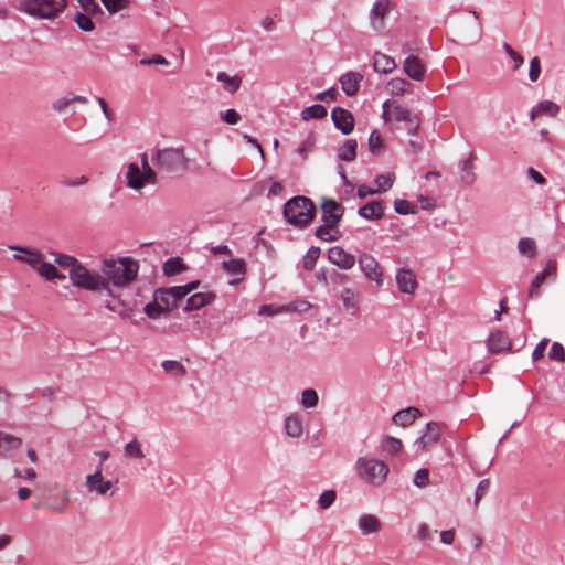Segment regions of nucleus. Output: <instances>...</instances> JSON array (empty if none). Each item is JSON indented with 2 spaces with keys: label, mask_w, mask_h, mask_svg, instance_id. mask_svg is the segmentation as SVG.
Returning a JSON list of instances; mask_svg holds the SVG:
<instances>
[{
  "label": "nucleus",
  "mask_w": 565,
  "mask_h": 565,
  "mask_svg": "<svg viewBox=\"0 0 565 565\" xmlns=\"http://www.w3.org/2000/svg\"><path fill=\"white\" fill-rule=\"evenodd\" d=\"M321 254V250L317 246L310 247L305 257H303V267L307 270H312L316 266V263Z\"/></svg>",
  "instance_id": "nucleus-48"
},
{
  "label": "nucleus",
  "mask_w": 565,
  "mask_h": 565,
  "mask_svg": "<svg viewBox=\"0 0 565 565\" xmlns=\"http://www.w3.org/2000/svg\"><path fill=\"white\" fill-rule=\"evenodd\" d=\"M216 79L221 82L223 84V88L231 94L237 92L242 83L239 76H230L225 72H220L216 76Z\"/></svg>",
  "instance_id": "nucleus-35"
},
{
  "label": "nucleus",
  "mask_w": 565,
  "mask_h": 565,
  "mask_svg": "<svg viewBox=\"0 0 565 565\" xmlns=\"http://www.w3.org/2000/svg\"><path fill=\"white\" fill-rule=\"evenodd\" d=\"M38 274L43 277L47 281L52 280H64L66 276L58 271L57 268L51 264V263H40V265L36 267Z\"/></svg>",
  "instance_id": "nucleus-32"
},
{
  "label": "nucleus",
  "mask_w": 565,
  "mask_h": 565,
  "mask_svg": "<svg viewBox=\"0 0 565 565\" xmlns=\"http://www.w3.org/2000/svg\"><path fill=\"white\" fill-rule=\"evenodd\" d=\"M66 6L67 0H20L19 10L33 18L53 20Z\"/></svg>",
  "instance_id": "nucleus-3"
},
{
  "label": "nucleus",
  "mask_w": 565,
  "mask_h": 565,
  "mask_svg": "<svg viewBox=\"0 0 565 565\" xmlns=\"http://www.w3.org/2000/svg\"><path fill=\"white\" fill-rule=\"evenodd\" d=\"M335 499L337 493L334 490L323 491L318 499L319 508L322 510L329 509L334 503Z\"/></svg>",
  "instance_id": "nucleus-54"
},
{
  "label": "nucleus",
  "mask_w": 565,
  "mask_h": 565,
  "mask_svg": "<svg viewBox=\"0 0 565 565\" xmlns=\"http://www.w3.org/2000/svg\"><path fill=\"white\" fill-rule=\"evenodd\" d=\"M161 366L167 374L181 377L186 375V369L181 362L177 360H164L161 363Z\"/></svg>",
  "instance_id": "nucleus-40"
},
{
  "label": "nucleus",
  "mask_w": 565,
  "mask_h": 565,
  "mask_svg": "<svg viewBox=\"0 0 565 565\" xmlns=\"http://www.w3.org/2000/svg\"><path fill=\"white\" fill-rule=\"evenodd\" d=\"M358 263L366 279L374 281L379 287L384 284L382 268L374 256L363 253L360 255Z\"/></svg>",
  "instance_id": "nucleus-8"
},
{
  "label": "nucleus",
  "mask_w": 565,
  "mask_h": 565,
  "mask_svg": "<svg viewBox=\"0 0 565 565\" xmlns=\"http://www.w3.org/2000/svg\"><path fill=\"white\" fill-rule=\"evenodd\" d=\"M166 290L170 295L172 302L175 303V308L178 307V302L188 296L186 290H184L182 286L168 287Z\"/></svg>",
  "instance_id": "nucleus-64"
},
{
  "label": "nucleus",
  "mask_w": 565,
  "mask_h": 565,
  "mask_svg": "<svg viewBox=\"0 0 565 565\" xmlns=\"http://www.w3.org/2000/svg\"><path fill=\"white\" fill-rule=\"evenodd\" d=\"M490 488V480L489 479H482L479 481L476 492H475V505L477 507L480 502V500L486 495Z\"/></svg>",
  "instance_id": "nucleus-62"
},
{
  "label": "nucleus",
  "mask_w": 565,
  "mask_h": 565,
  "mask_svg": "<svg viewBox=\"0 0 565 565\" xmlns=\"http://www.w3.org/2000/svg\"><path fill=\"white\" fill-rule=\"evenodd\" d=\"M394 210L397 214L408 215L417 213V206L404 199H397L394 202Z\"/></svg>",
  "instance_id": "nucleus-41"
},
{
  "label": "nucleus",
  "mask_w": 565,
  "mask_h": 565,
  "mask_svg": "<svg viewBox=\"0 0 565 565\" xmlns=\"http://www.w3.org/2000/svg\"><path fill=\"white\" fill-rule=\"evenodd\" d=\"M322 222L338 225L344 214V207L333 199L322 198Z\"/></svg>",
  "instance_id": "nucleus-9"
},
{
  "label": "nucleus",
  "mask_w": 565,
  "mask_h": 565,
  "mask_svg": "<svg viewBox=\"0 0 565 565\" xmlns=\"http://www.w3.org/2000/svg\"><path fill=\"white\" fill-rule=\"evenodd\" d=\"M86 487L89 491L104 495L111 489L113 483L109 480H104L102 465L97 467L94 473L86 476Z\"/></svg>",
  "instance_id": "nucleus-13"
},
{
  "label": "nucleus",
  "mask_w": 565,
  "mask_h": 565,
  "mask_svg": "<svg viewBox=\"0 0 565 565\" xmlns=\"http://www.w3.org/2000/svg\"><path fill=\"white\" fill-rule=\"evenodd\" d=\"M422 415L420 411L416 407H407L405 409L398 411L393 416V423L395 425L406 427L415 422Z\"/></svg>",
  "instance_id": "nucleus-27"
},
{
  "label": "nucleus",
  "mask_w": 565,
  "mask_h": 565,
  "mask_svg": "<svg viewBox=\"0 0 565 565\" xmlns=\"http://www.w3.org/2000/svg\"><path fill=\"white\" fill-rule=\"evenodd\" d=\"M54 255V262L57 264L61 268H68V271L76 267L81 262L76 259L73 256L61 254V253H52Z\"/></svg>",
  "instance_id": "nucleus-42"
},
{
  "label": "nucleus",
  "mask_w": 565,
  "mask_h": 565,
  "mask_svg": "<svg viewBox=\"0 0 565 565\" xmlns=\"http://www.w3.org/2000/svg\"><path fill=\"white\" fill-rule=\"evenodd\" d=\"M331 119L334 127L339 129L343 135H349L354 128L353 115L341 107H334L331 111Z\"/></svg>",
  "instance_id": "nucleus-10"
},
{
  "label": "nucleus",
  "mask_w": 565,
  "mask_h": 565,
  "mask_svg": "<svg viewBox=\"0 0 565 565\" xmlns=\"http://www.w3.org/2000/svg\"><path fill=\"white\" fill-rule=\"evenodd\" d=\"M358 142L355 139H348L338 150V158L342 161L351 162L356 158Z\"/></svg>",
  "instance_id": "nucleus-33"
},
{
  "label": "nucleus",
  "mask_w": 565,
  "mask_h": 565,
  "mask_svg": "<svg viewBox=\"0 0 565 565\" xmlns=\"http://www.w3.org/2000/svg\"><path fill=\"white\" fill-rule=\"evenodd\" d=\"M384 148L383 139L377 130H372L369 137V149L373 154L380 153Z\"/></svg>",
  "instance_id": "nucleus-51"
},
{
  "label": "nucleus",
  "mask_w": 565,
  "mask_h": 565,
  "mask_svg": "<svg viewBox=\"0 0 565 565\" xmlns=\"http://www.w3.org/2000/svg\"><path fill=\"white\" fill-rule=\"evenodd\" d=\"M127 185L134 190H140L146 184H149L145 180V174L137 163H129L126 172Z\"/></svg>",
  "instance_id": "nucleus-24"
},
{
  "label": "nucleus",
  "mask_w": 565,
  "mask_h": 565,
  "mask_svg": "<svg viewBox=\"0 0 565 565\" xmlns=\"http://www.w3.org/2000/svg\"><path fill=\"white\" fill-rule=\"evenodd\" d=\"M315 148V140L311 135H309L296 149L297 153L306 159L308 153L311 152Z\"/></svg>",
  "instance_id": "nucleus-58"
},
{
  "label": "nucleus",
  "mask_w": 565,
  "mask_h": 565,
  "mask_svg": "<svg viewBox=\"0 0 565 565\" xmlns=\"http://www.w3.org/2000/svg\"><path fill=\"white\" fill-rule=\"evenodd\" d=\"M153 298L161 306L166 313L175 308V303L172 302L171 297L166 288L156 289L153 292Z\"/></svg>",
  "instance_id": "nucleus-37"
},
{
  "label": "nucleus",
  "mask_w": 565,
  "mask_h": 565,
  "mask_svg": "<svg viewBox=\"0 0 565 565\" xmlns=\"http://www.w3.org/2000/svg\"><path fill=\"white\" fill-rule=\"evenodd\" d=\"M502 47L504 52L514 61L513 70H519L524 63L523 56L519 54L516 51H514L512 46L508 43H503Z\"/></svg>",
  "instance_id": "nucleus-60"
},
{
  "label": "nucleus",
  "mask_w": 565,
  "mask_h": 565,
  "mask_svg": "<svg viewBox=\"0 0 565 565\" xmlns=\"http://www.w3.org/2000/svg\"><path fill=\"white\" fill-rule=\"evenodd\" d=\"M74 21L78 29H81L84 32H92L95 29V24L92 21L89 14L76 12L74 15Z\"/></svg>",
  "instance_id": "nucleus-43"
},
{
  "label": "nucleus",
  "mask_w": 565,
  "mask_h": 565,
  "mask_svg": "<svg viewBox=\"0 0 565 565\" xmlns=\"http://www.w3.org/2000/svg\"><path fill=\"white\" fill-rule=\"evenodd\" d=\"M476 159L475 153L470 152L469 157L461 160L458 164L460 181L466 186H471L477 180V174L475 172Z\"/></svg>",
  "instance_id": "nucleus-16"
},
{
  "label": "nucleus",
  "mask_w": 565,
  "mask_h": 565,
  "mask_svg": "<svg viewBox=\"0 0 565 565\" xmlns=\"http://www.w3.org/2000/svg\"><path fill=\"white\" fill-rule=\"evenodd\" d=\"M124 455L130 459H143L145 452L141 448V444L137 438H134L124 447Z\"/></svg>",
  "instance_id": "nucleus-39"
},
{
  "label": "nucleus",
  "mask_w": 565,
  "mask_h": 565,
  "mask_svg": "<svg viewBox=\"0 0 565 565\" xmlns=\"http://www.w3.org/2000/svg\"><path fill=\"white\" fill-rule=\"evenodd\" d=\"M21 446V438L0 430V457L11 458Z\"/></svg>",
  "instance_id": "nucleus-17"
},
{
  "label": "nucleus",
  "mask_w": 565,
  "mask_h": 565,
  "mask_svg": "<svg viewBox=\"0 0 565 565\" xmlns=\"http://www.w3.org/2000/svg\"><path fill=\"white\" fill-rule=\"evenodd\" d=\"M548 359L556 362H565V349L562 343L553 342L548 352Z\"/></svg>",
  "instance_id": "nucleus-53"
},
{
  "label": "nucleus",
  "mask_w": 565,
  "mask_h": 565,
  "mask_svg": "<svg viewBox=\"0 0 565 565\" xmlns=\"http://www.w3.org/2000/svg\"><path fill=\"white\" fill-rule=\"evenodd\" d=\"M354 469L362 481L373 486H381L390 471L384 461L366 457L358 458Z\"/></svg>",
  "instance_id": "nucleus-5"
},
{
  "label": "nucleus",
  "mask_w": 565,
  "mask_h": 565,
  "mask_svg": "<svg viewBox=\"0 0 565 565\" xmlns=\"http://www.w3.org/2000/svg\"><path fill=\"white\" fill-rule=\"evenodd\" d=\"M282 213L287 223L297 228H306L316 216V206L309 198L297 195L285 203Z\"/></svg>",
  "instance_id": "nucleus-2"
},
{
  "label": "nucleus",
  "mask_w": 565,
  "mask_h": 565,
  "mask_svg": "<svg viewBox=\"0 0 565 565\" xmlns=\"http://www.w3.org/2000/svg\"><path fill=\"white\" fill-rule=\"evenodd\" d=\"M100 271L103 279L115 287H126L132 282L139 271V263L130 257H120L118 259H105Z\"/></svg>",
  "instance_id": "nucleus-1"
},
{
  "label": "nucleus",
  "mask_w": 565,
  "mask_h": 565,
  "mask_svg": "<svg viewBox=\"0 0 565 565\" xmlns=\"http://www.w3.org/2000/svg\"><path fill=\"white\" fill-rule=\"evenodd\" d=\"M561 110V107L552 100H542L537 103L530 113L531 119L539 115H548L550 117H556Z\"/></svg>",
  "instance_id": "nucleus-30"
},
{
  "label": "nucleus",
  "mask_w": 565,
  "mask_h": 565,
  "mask_svg": "<svg viewBox=\"0 0 565 565\" xmlns=\"http://www.w3.org/2000/svg\"><path fill=\"white\" fill-rule=\"evenodd\" d=\"M328 259L340 269H351L355 265V256L347 253L340 246H333L328 250Z\"/></svg>",
  "instance_id": "nucleus-11"
},
{
  "label": "nucleus",
  "mask_w": 565,
  "mask_h": 565,
  "mask_svg": "<svg viewBox=\"0 0 565 565\" xmlns=\"http://www.w3.org/2000/svg\"><path fill=\"white\" fill-rule=\"evenodd\" d=\"M284 428L286 434L291 438H299L303 433L301 416L291 414L285 418Z\"/></svg>",
  "instance_id": "nucleus-28"
},
{
  "label": "nucleus",
  "mask_w": 565,
  "mask_h": 565,
  "mask_svg": "<svg viewBox=\"0 0 565 565\" xmlns=\"http://www.w3.org/2000/svg\"><path fill=\"white\" fill-rule=\"evenodd\" d=\"M152 162L166 173H182L189 166V159L182 148L158 149Z\"/></svg>",
  "instance_id": "nucleus-4"
},
{
  "label": "nucleus",
  "mask_w": 565,
  "mask_h": 565,
  "mask_svg": "<svg viewBox=\"0 0 565 565\" xmlns=\"http://www.w3.org/2000/svg\"><path fill=\"white\" fill-rule=\"evenodd\" d=\"M374 183L376 184V193H383L390 190L394 183V175L392 174H380L374 179Z\"/></svg>",
  "instance_id": "nucleus-47"
},
{
  "label": "nucleus",
  "mask_w": 565,
  "mask_h": 565,
  "mask_svg": "<svg viewBox=\"0 0 565 565\" xmlns=\"http://www.w3.org/2000/svg\"><path fill=\"white\" fill-rule=\"evenodd\" d=\"M327 108L323 105L315 104L309 107H306L301 111V117L303 120L322 119L327 116Z\"/></svg>",
  "instance_id": "nucleus-38"
},
{
  "label": "nucleus",
  "mask_w": 565,
  "mask_h": 565,
  "mask_svg": "<svg viewBox=\"0 0 565 565\" xmlns=\"http://www.w3.org/2000/svg\"><path fill=\"white\" fill-rule=\"evenodd\" d=\"M396 67L393 57L382 52L376 51L373 55V68L376 73L388 74Z\"/></svg>",
  "instance_id": "nucleus-25"
},
{
  "label": "nucleus",
  "mask_w": 565,
  "mask_h": 565,
  "mask_svg": "<svg viewBox=\"0 0 565 565\" xmlns=\"http://www.w3.org/2000/svg\"><path fill=\"white\" fill-rule=\"evenodd\" d=\"M186 269L185 264L180 257L168 258L162 266L163 274L168 277L178 275Z\"/></svg>",
  "instance_id": "nucleus-34"
},
{
  "label": "nucleus",
  "mask_w": 565,
  "mask_h": 565,
  "mask_svg": "<svg viewBox=\"0 0 565 565\" xmlns=\"http://www.w3.org/2000/svg\"><path fill=\"white\" fill-rule=\"evenodd\" d=\"M404 72L414 81H422L426 73V67L419 57L409 55L404 61Z\"/></svg>",
  "instance_id": "nucleus-22"
},
{
  "label": "nucleus",
  "mask_w": 565,
  "mask_h": 565,
  "mask_svg": "<svg viewBox=\"0 0 565 565\" xmlns=\"http://www.w3.org/2000/svg\"><path fill=\"white\" fill-rule=\"evenodd\" d=\"M70 507V492L67 490H63L53 494L50 500L44 504V508L56 514H63L67 511Z\"/></svg>",
  "instance_id": "nucleus-18"
},
{
  "label": "nucleus",
  "mask_w": 565,
  "mask_h": 565,
  "mask_svg": "<svg viewBox=\"0 0 565 565\" xmlns=\"http://www.w3.org/2000/svg\"><path fill=\"white\" fill-rule=\"evenodd\" d=\"M10 249L23 253V255L14 254L13 258L24 262L32 267H38L42 260V253L38 249L26 248L22 246H9Z\"/></svg>",
  "instance_id": "nucleus-23"
},
{
  "label": "nucleus",
  "mask_w": 565,
  "mask_h": 565,
  "mask_svg": "<svg viewBox=\"0 0 565 565\" xmlns=\"http://www.w3.org/2000/svg\"><path fill=\"white\" fill-rule=\"evenodd\" d=\"M358 526L363 534H372L381 530V522L373 514H362L358 520Z\"/></svg>",
  "instance_id": "nucleus-31"
},
{
  "label": "nucleus",
  "mask_w": 565,
  "mask_h": 565,
  "mask_svg": "<svg viewBox=\"0 0 565 565\" xmlns=\"http://www.w3.org/2000/svg\"><path fill=\"white\" fill-rule=\"evenodd\" d=\"M396 284L402 294L413 295L417 288V279L414 271L407 268H399L396 271Z\"/></svg>",
  "instance_id": "nucleus-14"
},
{
  "label": "nucleus",
  "mask_w": 565,
  "mask_h": 565,
  "mask_svg": "<svg viewBox=\"0 0 565 565\" xmlns=\"http://www.w3.org/2000/svg\"><path fill=\"white\" fill-rule=\"evenodd\" d=\"M140 169L145 174V180L148 181L149 184H157V182H158L157 173L151 168L149 160H148V156L146 153H143L141 156V168Z\"/></svg>",
  "instance_id": "nucleus-44"
},
{
  "label": "nucleus",
  "mask_w": 565,
  "mask_h": 565,
  "mask_svg": "<svg viewBox=\"0 0 565 565\" xmlns=\"http://www.w3.org/2000/svg\"><path fill=\"white\" fill-rule=\"evenodd\" d=\"M338 225L323 223L316 228L315 236L322 242H335L340 238L341 233L337 228Z\"/></svg>",
  "instance_id": "nucleus-29"
},
{
  "label": "nucleus",
  "mask_w": 565,
  "mask_h": 565,
  "mask_svg": "<svg viewBox=\"0 0 565 565\" xmlns=\"http://www.w3.org/2000/svg\"><path fill=\"white\" fill-rule=\"evenodd\" d=\"M487 345L491 353H500L511 349V341L504 332L495 330L490 333Z\"/></svg>",
  "instance_id": "nucleus-21"
},
{
  "label": "nucleus",
  "mask_w": 565,
  "mask_h": 565,
  "mask_svg": "<svg viewBox=\"0 0 565 565\" xmlns=\"http://www.w3.org/2000/svg\"><path fill=\"white\" fill-rule=\"evenodd\" d=\"M87 182H88V179L85 175H81L77 178H70V177L63 175L60 180V183L66 188L81 186V185L86 184Z\"/></svg>",
  "instance_id": "nucleus-59"
},
{
  "label": "nucleus",
  "mask_w": 565,
  "mask_h": 565,
  "mask_svg": "<svg viewBox=\"0 0 565 565\" xmlns=\"http://www.w3.org/2000/svg\"><path fill=\"white\" fill-rule=\"evenodd\" d=\"M403 445L402 441L398 438L387 436L382 441V448L384 451H386L390 455H395L398 451H401Z\"/></svg>",
  "instance_id": "nucleus-50"
},
{
  "label": "nucleus",
  "mask_w": 565,
  "mask_h": 565,
  "mask_svg": "<svg viewBox=\"0 0 565 565\" xmlns=\"http://www.w3.org/2000/svg\"><path fill=\"white\" fill-rule=\"evenodd\" d=\"M441 428L438 423L430 422L426 424L425 431L415 441L417 448L426 450L429 446L438 443Z\"/></svg>",
  "instance_id": "nucleus-12"
},
{
  "label": "nucleus",
  "mask_w": 565,
  "mask_h": 565,
  "mask_svg": "<svg viewBox=\"0 0 565 565\" xmlns=\"http://www.w3.org/2000/svg\"><path fill=\"white\" fill-rule=\"evenodd\" d=\"M143 312L150 319H158L162 313H166L161 306L154 299L152 302H149L145 306Z\"/></svg>",
  "instance_id": "nucleus-56"
},
{
  "label": "nucleus",
  "mask_w": 565,
  "mask_h": 565,
  "mask_svg": "<svg viewBox=\"0 0 565 565\" xmlns=\"http://www.w3.org/2000/svg\"><path fill=\"white\" fill-rule=\"evenodd\" d=\"M541 75V61L537 56H534L530 61L529 78L531 82H536Z\"/></svg>",
  "instance_id": "nucleus-63"
},
{
  "label": "nucleus",
  "mask_w": 565,
  "mask_h": 565,
  "mask_svg": "<svg viewBox=\"0 0 565 565\" xmlns=\"http://www.w3.org/2000/svg\"><path fill=\"white\" fill-rule=\"evenodd\" d=\"M387 87L392 95L403 96L412 87V84L405 78L395 77L387 83Z\"/></svg>",
  "instance_id": "nucleus-36"
},
{
  "label": "nucleus",
  "mask_w": 565,
  "mask_h": 565,
  "mask_svg": "<svg viewBox=\"0 0 565 565\" xmlns=\"http://www.w3.org/2000/svg\"><path fill=\"white\" fill-rule=\"evenodd\" d=\"M392 0H376L369 14L370 26L375 34H384L386 29L385 18L393 10Z\"/></svg>",
  "instance_id": "nucleus-7"
},
{
  "label": "nucleus",
  "mask_w": 565,
  "mask_h": 565,
  "mask_svg": "<svg viewBox=\"0 0 565 565\" xmlns=\"http://www.w3.org/2000/svg\"><path fill=\"white\" fill-rule=\"evenodd\" d=\"M358 215L367 221H379L384 216V203L381 200L371 201L358 210Z\"/></svg>",
  "instance_id": "nucleus-19"
},
{
  "label": "nucleus",
  "mask_w": 565,
  "mask_h": 565,
  "mask_svg": "<svg viewBox=\"0 0 565 565\" xmlns=\"http://www.w3.org/2000/svg\"><path fill=\"white\" fill-rule=\"evenodd\" d=\"M393 116L397 122H405V124L412 122V119L415 117L412 115V111L408 108L403 107L401 105H396L394 107Z\"/></svg>",
  "instance_id": "nucleus-52"
},
{
  "label": "nucleus",
  "mask_w": 565,
  "mask_h": 565,
  "mask_svg": "<svg viewBox=\"0 0 565 565\" xmlns=\"http://www.w3.org/2000/svg\"><path fill=\"white\" fill-rule=\"evenodd\" d=\"M215 299V295L213 292H196L192 295L186 300V305L184 307L185 311H194L203 308L204 306L211 303Z\"/></svg>",
  "instance_id": "nucleus-26"
},
{
  "label": "nucleus",
  "mask_w": 565,
  "mask_h": 565,
  "mask_svg": "<svg viewBox=\"0 0 565 565\" xmlns=\"http://www.w3.org/2000/svg\"><path fill=\"white\" fill-rule=\"evenodd\" d=\"M363 75L359 72H347L340 77L341 88L347 96H354L360 88Z\"/></svg>",
  "instance_id": "nucleus-20"
},
{
  "label": "nucleus",
  "mask_w": 565,
  "mask_h": 565,
  "mask_svg": "<svg viewBox=\"0 0 565 565\" xmlns=\"http://www.w3.org/2000/svg\"><path fill=\"white\" fill-rule=\"evenodd\" d=\"M68 277L72 284L81 289L96 291L107 289V282L99 274L90 273L82 263L73 267Z\"/></svg>",
  "instance_id": "nucleus-6"
},
{
  "label": "nucleus",
  "mask_w": 565,
  "mask_h": 565,
  "mask_svg": "<svg viewBox=\"0 0 565 565\" xmlns=\"http://www.w3.org/2000/svg\"><path fill=\"white\" fill-rule=\"evenodd\" d=\"M518 248L521 254L533 257L535 254V242L532 238H521L518 243Z\"/></svg>",
  "instance_id": "nucleus-55"
},
{
  "label": "nucleus",
  "mask_w": 565,
  "mask_h": 565,
  "mask_svg": "<svg viewBox=\"0 0 565 565\" xmlns=\"http://www.w3.org/2000/svg\"><path fill=\"white\" fill-rule=\"evenodd\" d=\"M413 483L418 488H424L429 483V471L426 468H422L416 471Z\"/></svg>",
  "instance_id": "nucleus-61"
},
{
  "label": "nucleus",
  "mask_w": 565,
  "mask_h": 565,
  "mask_svg": "<svg viewBox=\"0 0 565 565\" xmlns=\"http://www.w3.org/2000/svg\"><path fill=\"white\" fill-rule=\"evenodd\" d=\"M319 396L316 390L306 388L301 394V405L305 408H313L318 405Z\"/></svg>",
  "instance_id": "nucleus-46"
},
{
  "label": "nucleus",
  "mask_w": 565,
  "mask_h": 565,
  "mask_svg": "<svg viewBox=\"0 0 565 565\" xmlns=\"http://www.w3.org/2000/svg\"><path fill=\"white\" fill-rule=\"evenodd\" d=\"M81 8L86 14L103 13L102 8L95 0H78Z\"/></svg>",
  "instance_id": "nucleus-57"
},
{
  "label": "nucleus",
  "mask_w": 565,
  "mask_h": 565,
  "mask_svg": "<svg viewBox=\"0 0 565 565\" xmlns=\"http://www.w3.org/2000/svg\"><path fill=\"white\" fill-rule=\"evenodd\" d=\"M110 14L118 13L129 7V0H100Z\"/></svg>",
  "instance_id": "nucleus-49"
},
{
  "label": "nucleus",
  "mask_w": 565,
  "mask_h": 565,
  "mask_svg": "<svg viewBox=\"0 0 565 565\" xmlns=\"http://www.w3.org/2000/svg\"><path fill=\"white\" fill-rule=\"evenodd\" d=\"M223 269L234 278L230 280L231 286L239 284L246 275V262L243 258H234L222 263Z\"/></svg>",
  "instance_id": "nucleus-15"
},
{
  "label": "nucleus",
  "mask_w": 565,
  "mask_h": 565,
  "mask_svg": "<svg viewBox=\"0 0 565 565\" xmlns=\"http://www.w3.org/2000/svg\"><path fill=\"white\" fill-rule=\"evenodd\" d=\"M341 300L347 310L356 309L358 308V295L350 288H344L341 291Z\"/></svg>",
  "instance_id": "nucleus-45"
}]
</instances>
